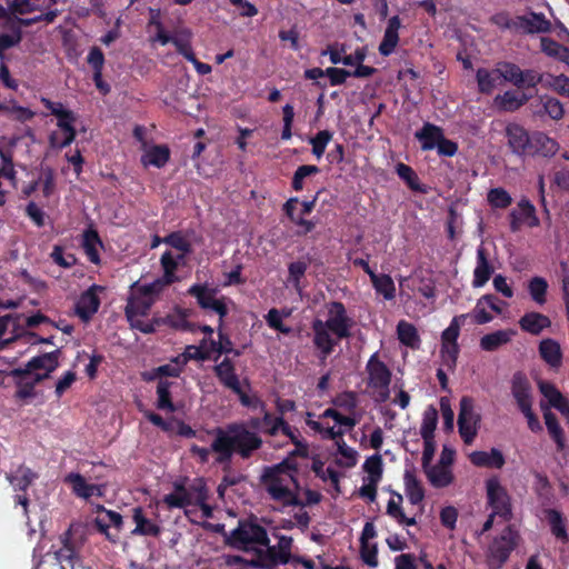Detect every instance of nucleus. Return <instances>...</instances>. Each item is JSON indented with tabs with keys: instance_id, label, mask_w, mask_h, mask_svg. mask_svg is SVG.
<instances>
[{
	"instance_id": "32",
	"label": "nucleus",
	"mask_w": 569,
	"mask_h": 569,
	"mask_svg": "<svg viewBox=\"0 0 569 569\" xmlns=\"http://www.w3.org/2000/svg\"><path fill=\"white\" fill-rule=\"evenodd\" d=\"M478 89L481 93L490 94L502 84L501 76L498 72V63L493 69L480 68L476 73Z\"/></svg>"
},
{
	"instance_id": "59",
	"label": "nucleus",
	"mask_w": 569,
	"mask_h": 569,
	"mask_svg": "<svg viewBox=\"0 0 569 569\" xmlns=\"http://www.w3.org/2000/svg\"><path fill=\"white\" fill-rule=\"evenodd\" d=\"M438 422V411L435 407H428L422 417L420 435L422 438L433 437L435 429Z\"/></svg>"
},
{
	"instance_id": "26",
	"label": "nucleus",
	"mask_w": 569,
	"mask_h": 569,
	"mask_svg": "<svg viewBox=\"0 0 569 569\" xmlns=\"http://www.w3.org/2000/svg\"><path fill=\"white\" fill-rule=\"evenodd\" d=\"M101 290L98 286L90 287L84 291L76 303V315L83 321H88L97 311L100 306V300L97 291Z\"/></svg>"
},
{
	"instance_id": "52",
	"label": "nucleus",
	"mask_w": 569,
	"mask_h": 569,
	"mask_svg": "<svg viewBox=\"0 0 569 569\" xmlns=\"http://www.w3.org/2000/svg\"><path fill=\"white\" fill-rule=\"evenodd\" d=\"M2 111L8 114L12 120L27 122L34 117V112L27 107L19 106L14 100H10L8 103L2 102Z\"/></svg>"
},
{
	"instance_id": "44",
	"label": "nucleus",
	"mask_w": 569,
	"mask_h": 569,
	"mask_svg": "<svg viewBox=\"0 0 569 569\" xmlns=\"http://www.w3.org/2000/svg\"><path fill=\"white\" fill-rule=\"evenodd\" d=\"M442 136V130L430 123L425 124L420 131L416 132V138L421 142L423 150L436 148Z\"/></svg>"
},
{
	"instance_id": "47",
	"label": "nucleus",
	"mask_w": 569,
	"mask_h": 569,
	"mask_svg": "<svg viewBox=\"0 0 569 569\" xmlns=\"http://www.w3.org/2000/svg\"><path fill=\"white\" fill-rule=\"evenodd\" d=\"M539 351L542 359L551 367L560 366L561 350L558 342L552 339H545L540 342Z\"/></svg>"
},
{
	"instance_id": "49",
	"label": "nucleus",
	"mask_w": 569,
	"mask_h": 569,
	"mask_svg": "<svg viewBox=\"0 0 569 569\" xmlns=\"http://www.w3.org/2000/svg\"><path fill=\"white\" fill-rule=\"evenodd\" d=\"M36 473H33L27 467H19L13 473L7 475L8 481L14 488V490L24 491L36 479Z\"/></svg>"
},
{
	"instance_id": "4",
	"label": "nucleus",
	"mask_w": 569,
	"mask_h": 569,
	"mask_svg": "<svg viewBox=\"0 0 569 569\" xmlns=\"http://www.w3.org/2000/svg\"><path fill=\"white\" fill-rule=\"evenodd\" d=\"M262 445L261 438L242 425H232L227 429H218L211 443L212 451L218 455L219 462L227 461L233 452L249 458Z\"/></svg>"
},
{
	"instance_id": "11",
	"label": "nucleus",
	"mask_w": 569,
	"mask_h": 569,
	"mask_svg": "<svg viewBox=\"0 0 569 569\" xmlns=\"http://www.w3.org/2000/svg\"><path fill=\"white\" fill-rule=\"evenodd\" d=\"M467 318L466 315H460L455 317L449 327L441 335V359L443 366L448 370H453L457 363V358L459 355V346L457 343L460 327L463 320Z\"/></svg>"
},
{
	"instance_id": "9",
	"label": "nucleus",
	"mask_w": 569,
	"mask_h": 569,
	"mask_svg": "<svg viewBox=\"0 0 569 569\" xmlns=\"http://www.w3.org/2000/svg\"><path fill=\"white\" fill-rule=\"evenodd\" d=\"M367 385L371 397L377 402H386L390 397V382L392 373L387 365L381 361L378 353H373L367 362Z\"/></svg>"
},
{
	"instance_id": "27",
	"label": "nucleus",
	"mask_w": 569,
	"mask_h": 569,
	"mask_svg": "<svg viewBox=\"0 0 569 569\" xmlns=\"http://www.w3.org/2000/svg\"><path fill=\"white\" fill-rule=\"evenodd\" d=\"M401 28V20L398 16H393L388 20L387 27L383 32L382 40L379 44V53L383 57L390 56L397 48L399 42V29Z\"/></svg>"
},
{
	"instance_id": "33",
	"label": "nucleus",
	"mask_w": 569,
	"mask_h": 569,
	"mask_svg": "<svg viewBox=\"0 0 569 569\" xmlns=\"http://www.w3.org/2000/svg\"><path fill=\"white\" fill-rule=\"evenodd\" d=\"M469 459L477 467L500 469L505 465L503 455L496 448L490 451H473L469 455Z\"/></svg>"
},
{
	"instance_id": "58",
	"label": "nucleus",
	"mask_w": 569,
	"mask_h": 569,
	"mask_svg": "<svg viewBox=\"0 0 569 569\" xmlns=\"http://www.w3.org/2000/svg\"><path fill=\"white\" fill-rule=\"evenodd\" d=\"M308 263L299 260L291 262L288 267V284H291L298 292H301V279L305 277Z\"/></svg>"
},
{
	"instance_id": "22",
	"label": "nucleus",
	"mask_w": 569,
	"mask_h": 569,
	"mask_svg": "<svg viewBox=\"0 0 569 569\" xmlns=\"http://www.w3.org/2000/svg\"><path fill=\"white\" fill-rule=\"evenodd\" d=\"M510 229L512 232H517L522 224L529 227L539 226V219L536 216V209L533 204L527 200L521 199L518 203L517 209H513L510 214Z\"/></svg>"
},
{
	"instance_id": "30",
	"label": "nucleus",
	"mask_w": 569,
	"mask_h": 569,
	"mask_svg": "<svg viewBox=\"0 0 569 569\" xmlns=\"http://www.w3.org/2000/svg\"><path fill=\"white\" fill-rule=\"evenodd\" d=\"M508 146L516 154H523L530 146L528 132L517 123H509L506 127Z\"/></svg>"
},
{
	"instance_id": "29",
	"label": "nucleus",
	"mask_w": 569,
	"mask_h": 569,
	"mask_svg": "<svg viewBox=\"0 0 569 569\" xmlns=\"http://www.w3.org/2000/svg\"><path fill=\"white\" fill-rule=\"evenodd\" d=\"M511 393L520 410L532 407L530 382L521 373H516L513 376L511 381Z\"/></svg>"
},
{
	"instance_id": "31",
	"label": "nucleus",
	"mask_w": 569,
	"mask_h": 569,
	"mask_svg": "<svg viewBox=\"0 0 569 569\" xmlns=\"http://www.w3.org/2000/svg\"><path fill=\"white\" fill-rule=\"evenodd\" d=\"M422 468L427 479L435 488H445L453 482L455 477L451 467L430 463Z\"/></svg>"
},
{
	"instance_id": "16",
	"label": "nucleus",
	"mask_w": 569,
	"mask_h": 569,
	"mask_svg": "<svg viewBox=\"0 0 569 569\" xmlns=\"http://www.w3.org/2000/svg\"><path fill=\"white\" fill-rule=\"evenodd\" d=\"M518 535L510 528L505 529L489 547L488 561L490 566L501 567L517 546Z\"/></svg>"
},
{
	"instance_id": "51",
	"label": "nucleus",
	"mask_w": 569,
	"mask_h": 569,
	"mask_svg": "<svg viewBox=\"0 0 569 569\" xmlns=\"http://www.w3.org/2000/svg\"><path fill=\"white\" fill-rule=\"evenodd\" d=\"M312 471L317 475V477H319L322 481L325 482H330V485L332 486L333 490L339 493L340 492V487H339V481H340V473L337 472L336 470H333L332 468L330 467H326L325 463L322 461H315L312 463Z\"/></svg>"
},
{
	"instance_id": "7",
	"label": "nucleus",
	"mask_w": 569,
	"mask_h": 569,
	"mask_svg": "<svg viewBox=\"0 0 569 569\" xmlns=\"http://www.w3.org/2000/svg\"><path fill=\"white\" fill-rule=\"evenodd\" d=\"M538 387L542 396L548 400L549 406L541 403L543 411V419L548 432L556 441L558 449L565 448V436L563 431L556 418L551 412L550 407L556 408L565 417L569 423V400L562 396V393L550 382L540 380Z\"/></svg>"
},
{
	"instance_id": "20",
	"label": "nucleus",
	"mask_w": 569,
	"mask_h": 569,
	"mask_svg": "<svg viewBox=\"0 0 569 569\" xmlns=\"http://www.w3.org/2000/svg\"><path fill=\"white\" fill-rule=\"evenodd\" d=\"M37 190L46 199L56 192V174L51 167H41L37 179L26 184L22 192L24 196L30 197Z\"/></svg>"
},
{
	"instance_id": "18",
	"label": "nucleus",
	"mask_w": 569,
	"mask_h": 569,
	"mask_svg": "<svg viewBox=\"0 0 569 569\" xmlns=\"http://www.w3.org/2000/svg\"><path fill=\"white\" fill-rule=\"evenodd\" d=\"M292 545V538L281 536L278 540V550L276 547H268L263 555H260L257 562H253V566H258V568H272L278 562L287 561V558L290 552V548Z\"/></svg>"
},
{
	"instance_id": "36",
	"label": "nucleus",
	"mask_w": 569,
	"mask_h": 569,
	"mask_svg": "<svg viewBox=\"0 0 569 569\" xmlns=\"http://www.w3.org/2000/svg\"><path fill=\"white\" fill-rule=\"evenodd\" d=\"M132 519L136 523L134 529L131 531L134 536H152L157 537L160 535V527L153 522L152 520L148 519L144 515L141 508H134Z\"/></svg>"
},
{
	"instance_id": "6",
	"label": "nucleus",
	"mask_w": 569,
	"mask_h": 569,
	"mask_svg": "<svg viewBox=\"0 0 569 569\" xmlns=\"http://www.w3.org/2000/svg\"><path fill=\"white\" fill-rule=\"evenodd\" d=\"M58 366V353L49 352L33 357L24 368L14 369L12 376L17 379V397L21 399L32 397L34 386L47 379Z\"/></svg>"
},
{
	"instance_id": "64",
	"label": "nucleus",
	"mask_w": 569,
	"mask_h": 569,
	"mask_svg": "<svg viewBox=\"0 0 569 569\" xmlns=\"http://www.w3.org/2000/svg\"><path fill=\"white\" fill-rule=\"evenodd\" d=\"M543 108L545 111L552 118L553 120H560L565 114L563 104L553 97H543Z\"/></svg>"
},
{
	"instance_id": "24",
	"label": "nucleus",
	"mask_w": 569,
	"mask_h": 569,
	"mask_svg": "<svg viewBox=\"0 0 569 569\" xmlns=\"http://www.w3.org/2000/svg\"><path fill=\"white\" fill-rule=\"evenodd\" d=\"M262 431L271 437L283 433L293 443L300 445L296 430L284 422L282 417H273L270 412L263 410Z\"/></svg>"
},
{
	"instance_id": "54",
	"label": "nucleus",
	"mask_w": 569,
	"mask_h": 569,
	"mask_svg": "<svg viewBox=\"0 0 569 569\" xmlns=\"http://www.w3.org/2000/svg\"><path fill=\"white\" fill-rule=\"evenodd\" d=\"M83 249L89 260L93 263L99 262V248L101 247V241L93 230H87L83 233Z\"/></svg>"
},
{
	"instance_id": "60",
	"label": "nucleus",
	"mask_w": 569,
	"mask_h": 569,
	"mask_svg": "<svg viewBox=\"0 0 569 569\" xmlns=\"http://www.w3.org/2000/svg\"><path fill=\"white\" fill-rule=\"evenodd\" d=\"M179 361L184 367L188 360H206L208 359L207 339H203L200 346H188L181 356H178Z\"/></svg>"
},
{
	"instance_id": "12",
	"label": "nucleus",
	"mask_w": 569,
	"mask_h": 569,
	"mask_svg": "<svg viewBox=\"0 0 569 569\" xmlns=\"http://www.w3.org/2000/svg\"><path fill=\"white\" fill-rule=\"evenodd\" d=\"M498 72L502 82L511 83L519 89L532 88L541 83L543 78V73L532 69L522 70L517 64L507 61L498 62Z\"/></svg>"
},
{
	"instance_id": "21",
	"label": "nucleus",
	"mask_w": 569,
	"mask_h": 569,
	"mask_svg": "<svg viewBox=\"0 0 569 569\" xmlns=\"http://www.w3.org/2000/svg\"><path fill=\"white\" fill-rule=\"evenodd\" d=\"M184 263V256L176 253L173 250H166L160 258V264L163 274L161 278L154 280L156 287L158 286L159 288L160 286H162L166 288L171 283L176 282L178 280L176 271L180 266H183Z\"/></svg>"
},
{
	"instance_id": "57",
	"label": "nucleus",
	"mask_w": 569,
	"mask_h": 569,
	"mask_svg": "<svg viewBox=\"0 0 569 569\" xmlns=\"http://www.w3.org/2000/svg\"><path fill=\"white\" fill-rule=\"evenodd\" d=\"M362 468L366 472L365 480L380 482L382 478V459L379 455L369 457Z\"/></svg>"
},
{
	"instance_id": "17",
	"label": "nucleus",
	"mask_w": 569,
	"mask_h": 569,
	"mask_svg": "<svg viewBox=\"0 0 569 569\" xmlns=\"http://www.w3.org/2000/svg\"><path fill=\"white\" fill-rule=\"evenodd\" d=\"M487 496L489 505L492 508L493 515L503 518L510 516V502L506 489L500 485L497 478H490L486 482Z\"/></svg>"
},
{
	"instance_id": "5",
	"label": "nucleus",
	"mask_w": 569,
	"mask_h": 569,
	"mask_svg": "<svg viewBox=\"0 0 569 569\" xmlns=\"http://www.w3.org/2000/svg\"><path fill=\"white\" fill-rule=\"evenodd\" d=\"M163 289L164 287L162 286L156 288V281L149 284H139L138 282L131 284L130 296L126 307V316L132 328L144 333L153 330L152 325L146 322L143 318Z\"/></svg>"
},
{
	"instance_id": "42",
	"label": "nucleus",
	"mask_w": 569,
	"mask_h": 569,
	"mask_svg": "<svg viewBox=\"0 0 569 569\" xmlns=\"http://www.w3.org/2000/svg\"><path fill=\"white\" fill-rule=\"evenodd\" d=\"M397 337L399 341L411 348L417 349L420 346V337L418 335L417 328L405 320H400L397 325Z\"/></svg>"
},
{
	"instance_id": "15",
	"label": "nucleus",
	"mask_w": 569,
	"mask_h": 569,
	"mask_svg": "<svg viewBox=\"0 0 569 569\" xmlns=\"http://www.w3.org/2000/svg\"><path fill=\"white\" fill-rule=\"evenodd\" d=\"M189 293L192 295L198 303L203 309L214 311L220 317V325H222V318L228 313L229 299L224 297H218L216 289L209 288L202 284H194L189 289Z\"/></svg>"
},
{
	"instance_id": "13",
	"label": "nucleus",
	"mask_w": 569,
	"mask_h": 569,
	"mask_svg": "<svg viewBox=\"0 0 569 569\" xmlns=\"http://www.w3.org/2000/svg\"><path fill=\"white\" fill-rule=\"evenodd\" d=\"M231 545L238 548H250L256 545L268 546L269 539L263 527L252 522H240L230 533Z\"/></svg>"
},
{
	"instance_id": "14",
	"label": "nucleus",
	"mask_w": 569,
	"mask_h": 569,
	"mask_svg": "<svg viewBox=\"0 0 569 569\" xmlns=\"http://www.w3.org/2000/svg\"><path fill=\"white\" fill-rule=\"evenodd\" d=\"M480 417L475 411L473 400L462 397L458 416L459 433L467 445H471L477 436Z\"/></svg>"
},
{
	"instance_id": "62",
	"label": "nucleus",
	"mask_w": 569,
	"mask_h": 569,
	"mask_svg": "<svg viewBox=\"0 0 569 569\" xmlns=\"http://www.w3.org/2000/svg\"><path fill=\"white\" fill-rule=\"evenodd\" d=\"M488 201L492 207L507 208L511 204L510 194L502 188H495L488 192Z\"/></svg>"
},
{
	"instance_id": "28",
	"label": "nucleus",
	"mask_w": 569,
	"mask_h": 569,
	"mask_svg": "<svg viewBox=\"0 0 569 569\" xmlns=\"http://www.w3.org/2000/svg\"><path fill=\"white\" fill-rule=\"evenodd\" d=\"M493 268L489 262L488 252L483 244L477 249V264L473 270L472 286L475 288L483 287L490 279Z\"/></svg>"
},
{
	"instance_id": "1",
	"label": "nucleus",
	"mask_w": 569,
	"mask_h": 569,
	"mask_svg": "<svg viewBox=\"0 0 569 569\" xmlns=\"http://www.w3.org/2000/svg\"><path fill=\"white\" fill-rule=\"evenodd\" d=\"M260 485L276 510L283 512L302 503L296 470L288 465L266 468L260 477Z\"/></svg>"
},
{
	"instance_id": "56",
	"label": "nucleus",
	"mask_w": 569,
	"mask_h": 569,
	"mask_svg": "<svg viewBox=\"0 0 569 569\" xmlns=\"http://www.w3.org/2000/svg\"><path fill=\"white\" fill-rule=\"evenodd\" d=\"M548 290V282L542 277H533L528 283V291L531 299L538 303H546V295Z\"/></svg>"
},
{
	"instance_id": "19",
	"label": "nucleus",
	"mask_w": 569,
	"mask_h": 569,
	"mask_svg": "<svg viewBox=\"0 0 569 569\" xmlns=\"http://www.w3.org/2000/svg\"><path fill=\"white\" fill-rule=\"evenodd\" d=\"M508 26L525 33H545L551 29V23L545 14L536 12L518 16Z\"/></svg>"
},
{
	"instance_id": "2",
	"label": "nucleus",
	"mask_w": 569,
	"mask_h": 569,
	"mask_svg": "<svg viewBox=\"0 0 569 569\" xmlns=\"http://www.w3.org/2000/svg\"><path fill=\"white\" fill-rule=\"evenodd\" d=\"M207 500L208 489L202 479H194L190 483L176 481L173 490L162 498L168 509H184L186 516L192 522L212 517V508Z\"/></svg>"
},
{
	"instance_id": "61",
	"label": "nucleus",
	"mask_w": 569,
	"mask_h": 569,
	"mask_svg": "<svg viewBox=\"0 0 569 569\" xmlns=\"http://www.w3.org/2000/svg\"><path fill=\"white\" fill-rule=\"evenodd\" d=\"M332 139V133L328 130L319 131L315 137L310 139V144L312 146V153L320 159Z\"/></svg>"
},
{
	"instance_id": "43",
	"label": "nucleus",
	"mask_w": 569,
	"mask_h": 569,
	"mask_svg": "<svg viewBox=\"0 0 569 569\" xmlns=\"http://www.w3.org/2000/svg\"><path fill=\"white\" fill-rule=\"evenodd\" d=\"M402 496L395 493L387 503V513L400 525L413 526L416 525L415 517H407L402 510Z\"/></svg>"
},
{
	"instance_id": "37",
	"label": "nucleus",
	"mask_w": 569,
	"mask_h": 569,
	"mask_svg": "<svg viewBox=\"0 0 569 569\" xmlns=\"http://www.w3.org/2000/svg\"><path fill=\"white\" fill-rule=\"evenodd\" d=\"M170 158V150L167 146H151L144 147V152L141 157V162L144 167L153 166L162 168Z\"/></svg>"
},
{
	"instance_id": "35",
	"label": "nucleus",
	"mask_w": 569,
	"mask_h": 569,
	"mask_svg": "<svg viewBox=\"0 0 569 569\" xmlns=\"http://www.w3.org/2000/svg\"><path fill=\"white\" fill-rule=\"evenodd\" d=\"M99 510L102 511L103 517H97L94 520V523L100 532L104 533L106 537L112 541L116 542L119 537L118 535H111L108 532L109 523L113 525L118 530L122 527L123 520L122 516L116 511L107 510L103 507H99Z\"/></svg>"
},
{
	"instance_id": "63",
	"label": "nucleus",
	"mask_w": 569,
	"mask_h": 569,
	"mask_svg": "<svg viewBox=\"0 0 569 569\" xmlns=\"http://www.w3.org/2000/svg\"><path fill=\"white\" fill-rule=\"evenodd\" d=\"M318 172H319V168L317 166H311V164L300 166L293 174L292 188L296 191L302 190L303 179L311 174H316Z\"/></svg>"
},
{
	"instance_id": "34",
	"label": "nucleus",
	"mask_w": 569,
	"mask_h": 569,
	"mask_svg": "<svg viewBox=\"0 0 569 569\" xmlns=\"http://www.w3.org/2000/svg\"><path fill=\"white\" fill-rule=\"evenodd\" d=\"M528 96L513 90L505 91L493 99L495 106L502 111H516L528 101Z\"/></svg>"
},
{
	"instance_id": "53",
	"label": "nucleus",
	"mask_w": 569,
	"mask_h": 569,
	"mask_svg": "<svg viewBox=\"0 0 569 569\" xmlns=\"http://www.w3.org/2000/svg\"><path fill=\"white\" fill-rule=\"evenodd\" d=\"M163 243L170 247L176 253L187 257L191 252V243L187 237L180 232H172L163 238Z\"/></svg>"
},
{
	"instance_id": "41",
	"label": "nucleus",
	"mask_w": 569,
	"mask_h": 569,
	"mask_svg": "<svg viewBox=\"0 0 569 569\" xmlns=\"http://www.w3.org/2000/svg\"><path fill=\"white\" fill-rule=\"evenodd\" d=\"M550 323L549 318L539 312H528L519 320L521 329L531 335H539Z\"/></svg>"
},
{
	"instance_id": "8",
	"label": "nucleus",
	"mask_w": 569,
	"mask_h": 569,
	"mask_svg": "<svg viewBox=\"0 0 569 569\" xmlns=\"http://www.w3.org/2000/svg\"><path fill=\"white\" fill-rule=\"evenodd\" d=\"M360 420L355 413L345 416L337 409L328 408L320 416L318 421H308V425L325 439L342 440V436L351 430Z\"/></svg>"
},
{
	"instance_id": "25",
	"label": "nucleus",
	"mask_w": 569,
	"mask_h": 569,
	"mask_svg": "<svg viewBox=\"0 0 569 569\" xmlns=\"http://www.w3.org/2000/svg\"><path fill=\"white\" fill-rule=\"evenodd\" d=\"M66 481L71 485L76 496L86 500L91 497H102L104 493L106 487L103 485L89 483L80 473L68 475Z\"/></svg>"
},
{
	"instance_id": "46",
	"label": "nucleus",
	"mask_w": 569,
	"mask_h": 569,
	"mask_svg": "<svg viewBox=\"0 0 569 569\" xmlns=\"http://www.w3.org/2000/svg\"><path fill=\"white\" fill-rule=\"evenodd\" d=\"M337 453L335 462L342 468H352L358 462V452L343 440H337Z\"/></svg>"
},
{
	"instance_id": "55",
	"label": "nucleus",
	"mask_w": 569,
	"mask_h": 569,
	"mask_svg": "<svg viewBox=\"0 0 569 569\" xmlns=\"http://www.w3.org/2000/svg\"><path fill=\"white\" fill-rule=\"evenodd\" d=\"M547 518L550 525L552 535L561 542L568 541L565 520L561 513L557 510L550 509L547 511Z\"/></svg>"
},
{
	"instance_id": "23",
	"label": "nucleus",
	"mask_w": 569,
	"mask_h": 569,
	"mask_svg": "<svg viewBox=\"0 0 569 569\" xmlns=\"http://www.w3.org/2000/svg\"><path fill=\"white\" fill-rule=\"evenodd\" d=\"M41 102L50 110L51 114L57 117L58 130H62L69 137L76 133L73 124L77 117L71 110L67 109L61 102H53L47 98H41Z\"/></svg>"
},
{
	"instance_id": "45",
	"label": "nucleus",
	"mask_w": 569,
	"mask_h": 569,
	"mask_svg": "<svg viewBox=\"0 0 569 569\" xmlns=\"http://www.w3.org/2000/svg\"><path fill=\"white\" fill-rule=\"evenodd\" d=\"M541 84L562 97L569 99V77L565 74L543 73Z\"/></svg>"
},
{
	"instance_id": "48",
	"label": "nucleus",
	"mask_w": 569,
	"mask_h": 569,
	"mask_svg": "<svg viewBox=\"0 0 569 569\" xmlns=\"http://www.w3.org/2000/svg\"><path fill=\"white\" fill-rule=\"evenodd\" d=\"M370 280L377 293L382 295L386 300L396 297V286L390 276L371 273Z\"/></svg>"
},
{
	"instance_id": "38",
	"label": "nucleus",
	"mask_w": 569,
	"mask_h": 569,
	"mask_svg": "<svg viewBox=\"0 0 569 569\" xmlns=\"http://www.w3.org/2000/svg\"><path fill=\"white\" fill-rule=\"evenodd\" d=\"M405 492L411 505H419L425 498V490L415 472L407 469L403 473Z\"/></svg>"
},
{
	"instance_id": "50",
	"label": "nucleus",
	"mask_w": 569,
	"mask_h": 569,
	"mask_svg": "<svg viewBox=\"0 0 569 569\" xmlns=\"http://www.w3.org/2000/svg\"><path fill=\"white\" fill-rule=\"evenodd\" d=\"M72 558V549L64 547L54 553L48 560L39 563L37 569H68V559Z\"/></svg>"
},
{
	"instance_id": "10",
	"label": "nucleus",
	"mask_w": 569,
	"mask_h": 569,
	"mask_svg": "<svg viewBox=\"0 0 569 569\" xmlns=\"http://www.w3.org/2000/svg\"><path fill=\"white\" fill-rule=\"evenodd\" d=\"M182 363L179 361V358H174L170 363L160 366L153 369L151 372L144 375V379L152 380L159 379L157 386V407L161 410H168L173 412L176 410L171 399H170V387L171 382L168 381L167 377H178L182 371Z\"/></svg>"
},
{
	"instance_id": "39",
	"label": "nucleus",
	"mask_w": 569,
	"mask_h": 569,
	"mask_svg": "<svg viewBox=\"0 0 569 569\" xmlns=\"http://www.w3.org/2000/svg\"><path fill=\"white\" fill-rule=\"evenodd\" d=\"M214 371L220 382L231 389L233 392H239L240 381L234 372V367L229 359L222 360L214 367Z\"/></svg>"
},
{
	"instance_id": "40",
	"label": "nucleus",
	"mask_w": 569,
	"mask_h": 569,
	"mask_svg": "<svg viewBox=\"0 0 569 569\" xmlns=\"http://www.w3.org/2000/svg\"><path fill=\"white\" fill-rule=\"evenodd\" d=\"M516 332L511 329L497 330L485 335L480 339V348L485 351H495L501 346L508 343Z\"/></svg>"
},
{
	"instance_id": "3",
	"label": "nucleus",
	"mask_w": 569,
	"mask_h": 569,
	"mask_svg": "<svg viewBox=\"0 0 569 569\" xmlns=\"http://www.w3.org/2000/svg\"><path fill=\"white\" fill-rule=\"evenodd\" d=\"M326 320L316 319L312 322L315 333L313 343L321 351L323 357L332 352L333 347L342 338L350 336L353 321L348 317L347 310L341 302L328 305Z\"/></svg>"
}]
</instances>
